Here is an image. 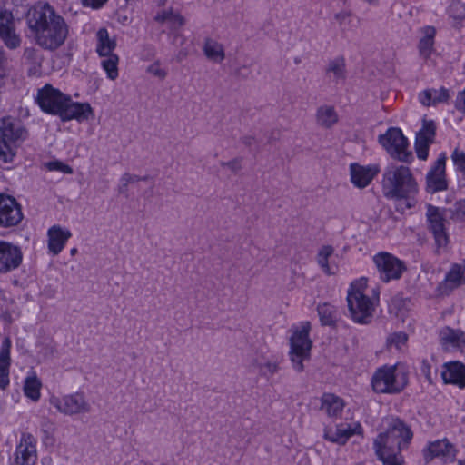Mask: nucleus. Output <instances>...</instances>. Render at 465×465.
I'll list each match as a JSON object with an SVG mask.
<instances>
[{
    "instance_id": "nucleus-1",
    "label": "nucleus",
    "mask_w": 465,
    "mask_h": 465,
    "mask_svg": "<svg viewBox=\"0 0 465 465\" xmlns=\"http://www.w3.org/2000/svg\"><path fill=\"white\" fill-rule=\"evenodd\" d=\"M25 19L37 45L44 49L54 51L64 44L69 34L68 25L48 3L38 2L32 5Z\"/></svg>"
},
{
    "instance_id": "nucleus-2",
    "label": "nucleus",
    "mask_w": 465,
    "mask_h": 465,
    "mask_svg": "<svg viewBox=\"0 0 465 465\" xmlns=\"http://www.w3.org/2000/svg\"><path fill=\"white\" fill-rule=\"evenodd\" d=\"M382 191L390 199L407 198L418 191V184L411 169L404 165L390 164L382 174Z\"/></svg>"
},
{
    "instance_id": "nucleus-3",
    "label": "nucleus",
    "mask_w": 465,
    "mask_h": 465,
    "mask_svg": "<svg viewBox=\"0 0 465 465\" xmlns=\"http://www.w3.org/2000/svg\"><path fill=\"white\" fill-rule=\"evenodd\" d=\"M312 325L310 322H302L293 325L290 330L289 337V358L292 368L297 372L304 370L303 361L311 357L312 341L310 338Z\"/></svg>"
},
{
    "instance_id": "nucleus-4",
    "label": "nucleus",
    "mask_w": 465,
    "mask_h": 465,
    "mask_svg": "<svg viewBox=\"0 0 465 465\" xmlns=\"http://www.w3.org/2000/svg\"><path fill=\"white\" fill-rule=\"evenodd\" d=\"M26 129L12 117L0 119V160L5 163H13L17 148L26 139Z\"/></svg>"
},
{
    "instance_id": "nucleus-5",
    "label": "nucleus",
    "mask_w": 465,
    "mask_h": 465,
    "mask_svg": "<svg viewBox=\"0 0 465 465\" xmlns=\"http://www.w3.org/2000/svg\"><path fill=\"white\" fill-rule=\"evenodd\" d=\"M368 280L361 277L352 282L347 294V302L352 319L366 323L374 312V302L365 294Z\"/></svg>"
},
{
    "instance_id": "nucleus-6",
    "label": "nucleus",
    "mask_w": 465,
    "mask_h": 465,
    "mask_svg": "<svg viewBox=\"0 0 465 465\" xmlns=\"http://www.w3.org/2000/svg\"><path fill=\"white\" fill-rule=\"evenodd\" d=\"M407 383L406 372L400 371L397 366H383L375 371L371 379L372 388L379 393H398Z\"/></svg>"
},
{
    "instance_id": "nucleus-7",
    "label": "nucleus",
    "mask_w": 465,
    "mask_h": 465,
    "mask_svg": "<svg viewBox=\"0 0 465 465\" xmlns=\"http://www.w3.org/2000/svg\"><path fill=\"white\" fill-rule=\"evenodd\" d=\"M379 143L393 158L408 163L412 158L411 153L408 152V141L401 130L391 127L379 136Z\"/></svg>"
},
{
    "instance_id": "nucleus-8",
    "label": "nucleus",
    "mask_w": 465,
    "mask_h": 465,
    "mask_svg": "<svg viewBox=\"0 0 465 465\" xmlns=\"http://www.w3.org/2000/svg\"><path fill=\"white\" fill-rule=\"evenodd\" d=\"M375 454L383 465H402L403 457L401 450L403 449L389 434L381 432L373 442Z\"/></svg>"
},
{
    "instance_id": "nucleus-9",
    "label": "nucleus",
    "mask_w": 465,
    "mask_h": 465,
    "mask_svg": "<svg viewBox=\"0 0 465 465\" xmlns=\"http://www.w3.org/2000/svg\"><path fill=\"white\" fill-rule=\"evenodd\" d=\"M68 101V95L62 93L59 89L46 84L38 89L35 96V102L42 111L53 115H60L62 109Z\"/></svg>"
},
{
    "instance_id": "nucleus-10",
    "label": "nucleus",
    "mask_w": 465,
    "mask_h": 465,
    "mask_svg": "<svg viewBox=\"0 0 465 465\" xmlns=\"http://www.w3.org/2000/svg\"><path fill=\"white\" fill-rule=\"evenodd\" d=\"M50 403L60 413L73 416L81 413H87L91 410V405L83 393L75 392L64 395L62 397L53 396Z\"/></svg>"
},
{
    "instance_id": "nucleus-11",
    "label": "nucleus",
    "mask_w": 465,
    "mask_h": 465,
    "mask_svg": "<svg viewBox=\"0 0 465 465\" xmlns=\"http://www.w3.org/2000/svg\"><path fill=\"white\" fill-rule=\"evenodd\" d=\"M373 261L380 273V278L385 282L400 279L405 270L403 262L388 252L378 253L374 256Z\"/></svg>"
},
{
    "instance_id": "nucleus-12",
    "label": "nucleus",
    "mask_w": 465,
    "mask_h": 465,
    "mask_svg": "<svg viewBox=\"0 0 465 465\" xmlns=\"http://www.w3.org/2000/svg\"><path fill=\"white\" fill-rule=\"evenodd\" d=\"M429 230L432 232L438 249L444 248L449 242L445 228V218L438 207L428 205L426 213Z\"/></svg>"
},
{
    "instance_id": "nucleus-13",
    "label": "nucleus",
    "mask_w": 465,
    "mask_h": 465,
    "mask_svg": "<svg viewBox=\"0 0 465 465\" xmlns=\"http://www.w3.org/2000/svg\"><path fill=\"white\" fill-rule=\"evenodd\" d=\"M23 219L21 207L14 197L0 194V227L17 225Z\"/></svg>"
},
{
    "instance_id": "nucleus-14",
    "label": "nucleus",
    "mask_w": 465,
    "mask_h": 465,
    "mask_svg": "<svg viewBox=\"0 0 465 465\" xmlns=\"http://www.w3.org/2000/svg\"><path fill=\"white\" fill-rule=\"evenodd\" d=\"M426 462L435 458L441 459L444 462H451L456 457L455 447L446 439L429 443L422 451Z\"/></svg>"
},
{
    "instance_id": "nucleus-15",
    "label": "nucleus",
    "mask_w": 465,
    "mask_h": 465,
    "mask_svg": "<svg viewBox=\"0 0 465 465\" xmlns=\"http://www.w3.org/2000/svg\"><path fill=\"white\" fill-rule=\"evenodd\" d=\"M36 440L30 434H22L15 450V465H34L36 461Z\"/></svg>"
},
{
    "instance_id": "nucleus-16",
    "label": "nucleus",
    "mask_w": 465,
    "mask_h": 465,
    "mask_svg": "<svg viewBox=\"0 0 465 465\" xmlns=\"http://www.w3.org/2000/svg\"><path fill=\"white\" fill-rule=\"evenodd\" d=\"M0 37L10 49L20 46L21 38L15 33L14 16L6 10H0Z\"/></svg>"
},
{
    "instance_id": "nucleus-17",
    "label": "nucleus",
    "mask_w": 465,
    "mask_h": 465,
    "mask_svg": "<svg viewBox=\"0 0 465 465\" xmlns=\"http://www.w3.org/2000/svg\"><path fill=\"white\" fill-rule=\"evenodd\" d=\"M386 428L383 433L389 434V437L403 448H405L412 439L411 428L398 418H387L383 420Z\"/></svg>"
},
{
    "instance_id": "nucleus-18",
    "label": "nucleus",
    "mask_w": 465,
    "mask_h": 465,
    "mask_svg": "<svg viewBox=\"0 0 465 465\" xmlns=\"http://www.w3.org/2000/svg\"><path fill=\"white\" fill-rule=\"evenodd\" d=\"M23 254L19 247L0 241V272H7L17 268L22 262Z\"/></svg>"
},
{
    "instance_id": "nucleus-19",
    "label": "nucleus",
    "mask_w": 465,
    "mask_h": 465,
    "mask_svg": "<svg viewBox=\"0 0 465 465\" xmlns=\"http://www.w3.org/2000/svg\"><path fill=\"white\" fill-rule=\"evenodd\" d=\"M94 116V110L88 103L73 102L68 95V101L62 109L59 115L62 121H70L75 119L79 122L88 120Z\"/></svg>"
},
{
    "instance_id": "nucleus-20",
    "label": "nucleus",
    "mask_w": 465,
    "mask_h": 465,
    "mask_svg": "<svg viewBox=\"0 0 465 465\" xmlns=\"http://www.w3.org/2000/svg\"><path fill=\"white\" fill-rule=\"evenodd\" d=\"M379 172L378 164L363 166L354 163L350 165L351 181L358 188L368 186Z\"/></svg>"
},
{
    "instance_id": "nucleus-21",
    "label": "nucleus",
    "mask_w": 465,
    "mask_h": 465,
    "mask_svg": "<svg viewBox=\"0 0 465 465\" xmlns=\"http://www.w3.org/2000/svg\"><path fill=\"white\" fill-rule=\"evenodd\" d=\"M435 136V124L432 121H423L422 128L418 132L415 141V150L419 159L426 160L428 150Z\"/></svg>"
},
{
    "instance_id": "nucleus-22",
    "label": "nucleus",
    "mask_w": 465,
    "mask_h": 465,
    "mask_svg": "<svg viewBox=\"0 0 465 465\" xmlns=\"http://www.w3.org/2000/svg\"><path fill=\"white\" fill-rule=\"evenodd\" d=\"M445 163L446 157L444 155L440 156L434 166L427 174V184L432 193L442 191L447 188V182L445 179Z\"/></svg>"
},
{
    "instance_id": "nucleus-23",
    "label": "nucleus",
    "mask_w": 465,
    "mask_h": 465,
    "mask_svg": "<svg viewBox=\"0 0 465 465\" xmlns=\"http://www.w3.org/2000/svg\"><path fill=\"white\" fill-rule=\"evenodd\" d=\"M462 284H465V260L451 266L439 289L441 293L447 294Z\"/></svg>"
},
{
    "instance_id": "nucleus-24",
    "label": "nucleus",
    "mask_w": 465,
    "mask_h": 465,
    "mask_svg": "<svg viewBox=\"0 0 465 465\" xmlns=\"http://www.w3.org/2000/svg\"><path fill=\"white\" fill-rule=\"evenodd\" d=\"M48 250L53 255H57L64 249L66 242L72 236L69 230L60 225H54L47 232Z\"/></svg>"
},
{
    "instance_id": "nucleus-25",
    "label": "nucleus",
    "mask_w": 465,
    "mask_h": 465,
    "mask_svg": "<svg viewBox=\"0 0 465 465\" xmlns=\"http://www.w3.org/2000/svg\"><path fill=\"white\" fill-rule=\"evenodd\" d=\"M441 377L445 383L465 388V365L459 361L445 363L442 366Z\"/></svg>"
},
{
    "instance_id": "nucleus-26",
    "label": "nucleus",
    "mask_w": 465,
    "mask_h": 465,
    "mask_svg": "<svg viewBox=\"0 0 465 465\" xmlns=\"http://www.w3.org/2000/svg\"><path fill=\"white\" fill-rule=\"evenodd\" d=\"M334 257V249L331 245L322 246L317 252V264L327 275H335L339 271Z\"/></svg>"
},
{
    "instance_id": "nucleus-27",
    "label": "nucleus",
    "mask_w": 465,
    "mask_h": 465,
    "mask_svg": "<svg viewBox=\"0 0 465 465\" xmlns=\"http://www.w3.org/2000/svg\"><path fill=\"white\" fill-rule=\"evenodd\" d=\"M10 349L11 340L9 337H5L0 348V388L2 389L9 384Z\"/></svg>"
},
{
    "instance_id": "nucleus-28",
    "label": "nucleus",
    "mask_w": 465,
    "mask_h": 465,
    "mask_svg": "<svg viewBox=\"0 0 465 465\" xmlns=\"http://www.w3.org/2000/svg\"><path fill=\"white\" fill-rule=\"evenodd\" d=\"M422 36L420 38L418 44V51L420 56L427 61L434 52V39L436 35V29L433 26L428 25L420 29Z\"/></svg>"
},
{
    "instance_id": "nucleus-29",
    "label": "nucleus",
    "mask_w": 465,
    "mask_h": 465,
    "mask_svg": "<svg viewBox=\"0 0 465 465\" xmlns=\"http://www.w3.org/2000/svg\"><path fill=\"white\" fill-rule=\"evenodd\" d=\"M315 121L320 127L330 129L339 122V114L334 106L323 104L317 108Z\"/></svg>"
},
{
    "instance_id": "nucleus-30",
    "label": "nucleus",
    "mask_w": 465,
    "mask_h": 465,
    "mask_svg": "<svg viewBox=\"0 0 465 465\" xmlns=\"http://www.w3.org/2000/svg\"><path fill=\"white\" fill-rule=\"evenodd\" d=\"M344 405L343 400L332 393H324L322 396L321 410L331 418L339 417L343 411Z\"/></svg>"
},
{
    "instance_id": "nucleus-31",
    "label": "nucleus",
    "mask_w": 465,
    "mask_h": 465,
    "mask_svg": "<svg viewBox=\"0 0 465 465\" xmlns=\"http://www.w3.org/2000/svg\"><path fill=\"white\" fill-rule=\"evenodd\" d=\"M420 102L425 106L435 105L449 99L448 90L445 88L427 89L419 95Z\"/></svg>"
},
{
    "instance_id": "nucleus-32",
    "label": "nucleus",
    "mask_w": 465,
    "mask_h": 465,
    "mask_svg": "<svg viewBox=\"0 0 465 465\" xmlns=\"http://www.w3.org/2000/svg\"><path fill=\"white\" fill-rule=\"evenodd\" d=\"M203 50L206 58L213 63L220 64L225 58L223 45L213 39H206L203 44Z\"/></svg>"
},
{
    "instance_id": "nucleus-33",
    "label": "nucleus",
    "mask_w": 465,
    "mask_h": 465,
    "mask_svg": "<svg viewBox=\"0 0 465 465\" xmlns=\"http://www.w3.org/2000/svg\"><path fill=\"white\" fill-rule=\"evenodd\" d=\"M440 341L442 346L456 347L464 342V333L460 330H453L450 327H444L440 331Z\"/></svg>"
},
{
    "instance_id": "nucleus-34",
    "label": "nucleus",
    "mask_w": 465,
    "mask_h": 465,
    "mask_svg": "<svg viewBox=\"0 0 465 465\" xmlns=\"http://www.w3.org/2000/svg\"><path fill=\"white\" fill-rule=\"evenodd\" d=\"M97 45L96 50L100 56H106L113 54L115 48V41L110 39L108 32L105 28H101L97 32Z\"/></svg>"
},
{
    "instance_id": "nucleus-35",
    "label": "nucleus",
    "mask_w": 465,
    "mask_h": 465,
    "mask_svg": "<svg viewBox=\"0 0 465 465\" xmlns=\"http://www.w3.org/2000/svg\"><path fill=\"white\" fill-rule=\"evenodd\" d=\"M252 366L258 368L262 375H274L279 371V361L265 358L264 356H257L252 361Z\"/></svg>"
},
{
    "instance_id": "nucleus-36",
    "label": "nucleus",
    "mask_w": 465,
    "mask_h": 465,
    "mask_svg": "<svg viewBox=\"0 0 465 465\" xmlns=\"http://www.w3.org/2000/svg\"><path fill=\"white\" fill-rule=\"evenodd\" d=\"M41 387H42L41 381L36 377L35 374H32L25 380V383H24L25 395L27 398H29L30 400H32L33 401H37L41 396V393H40Z\"/></svg>"
},
{
    "instance_id": "nucleus-37",
    "label": "nucleus",
    "mask_w": 465,
    "mask_h": 465,
    "mask_svg": "<svg viewBox=\"0 0 465 465\" xmlns=\"http://www.w3.org/2000/svg\"><path fill=\"white\" fill-rule=\"evenodd\" d=\"M361 427L360 424L356 423L354 426L340 424L337 425V433L341 437L331 439V442L338 443L343 445L354 434L361 433Z\"/></svg>"
},
{
    "instance_id": "nucleus-38",
    "label": "nucleus",
    "mask_w": 465,
    "mask_h": 465,
    "mask_svg": "<svg viewBox=\"0 0 465 465\" xmlns=\"http://www.w3.org/2000/svg\"><path fill=\"white\" fill-rule=\"evenodd\" d=\"M345 60L343 57H337L331 60L326 68V72L331 74L336 81L345 78Z\"/></svg>"
},
{
    "instance_id": "nucleus-39",
    "label": "nucleus",
    "mask_w": 465,
    "mask_h": 465,
    "mask_svg": "<svg viewBox=\"0 0 465 465\" xmlns=\"http://www.w3.org/2000/svg\"><path fill=\"white\" fill-rule=\"evenodd\" d=\"M104 57V58L102 60L101 64L104 70L106 72L108 78L111 80L116 79L118 76V56L114 54H110Z\"/></svg>"
},
{
    "instance_id": "nucleus-40",
    "label": "nucleus",
    "mask_w": 465,
    "mask_h": 465,
    "mask_svg": "<svg viewBox=\"0 0 465 465\" xmlns=\"http://www.w3.org/2000/svg\"><path fill=\"white\" fill-rule=\"evenodd\" d=\"M318 313L322 323L324 325H331L336 321V312L329 304L319 305Z\"/></svg>"
},
{
    "instance_id": "nucleus-41",
    "label": "nucleus",
    "mask_w": 465,
    "mask_h": 465,
    "mask_svg": "<svg viewBox=\"0 0 465 465\" xmlns=\"http://www.w3.org/2000/svg\"><path fill=\"white\" fill-rule=\"evenodd\" d=\"M448 13L459 24L465 20V5L460 2H452L448 8Z\"/></svg>"
},
{
    "instance_id": "nucleus-42",
    "label": "nucleus",
    "mask_w": 465,
    "mask_h": 465,
    "mask_svg": "<svg viewBox=\"0 0 465 465\" xmlns=\"http://www.w3.org/2000/svg\"><path fill=\"white\" fill-rule=\"evenodd\" d=\"M146 72L160 80H163L167 75V71L162 67L161 62L159 60H156L152 64H150L147 67Z\"/></svg>"
},
{
    "instance_id": "nucleus-43",
    "label": "nucleus",
    "mask_w": 465,
    "mask_h": 465,
    "mask_svg": "<svg viewBox=\"0 0 465 465\" xmlns=\"http://www.w3.org/2000/svg\"><path fill=\"white\" fill-rule=\"evenodd\" d=\"M407 335L403 332L393 333L388 338L390 346H394L396 349L401 350L407 341Z\"/></svg>"
},
{
    "instance_id": "nucleus-44",
    "label": "nucleus",
    "mask_w": 465,
    "mask_h": 465,
    "mask_svg": "<svg viewBox=\"0 0 465 465\" xmlns=\"http://www.w3.org/2000/svg\"><path fill=\"white\" fill-rule=\"evenodd\" d=\"M451 159L457 170L465 173V153L455 149L451 154Z\"/></svg>"
},
{
    "instance_id": "nucleus-45",
    "label": "nucleus",
    "mask_w": 465,
    "mask_h": 465,
    "mask_svg": "<svg viewBox=\"0 0 465 465\" xmlns=\"http://www.w3.org/2000/svg\"><path fill=\"white\" fill-rule=\"evenodd\" d=\"M452 218L457 221L465 222V199L457 202L451 210Z\"/></svg>"
},
{
    "instance_id": "nucleus-46",
    "label": "nucleus",
    "mask_w": 465,
    "mask_h": 465,
    "mask_svg": "<svg viewBox=\"0 0 465 465\" xmlns=\"http://www.w3.org/2000/svg\"><path fill=\"white\" fill-rule=\"evenodd\" d=\"M46 168L49 171H59L64 173L71 174L73 173V169L69 165H67L60 161H52V162L47 163Z\"/></svg>"
},
{
    "instance_id": "nucleus-47",
    "label": "nucleus",
    "mask_w": 465,
    "mask_h": 465,
    "mask_svg": "<svg viewBox=\"0 0 465 465\" xmlns=\"http://www.w3.org/2000/svg\"><path fill=\"white\" fill-rule=\"evenodd\" d=\"M141 180V178L137 175H133L128 173H124L121 177V185H120V192L123 193L126 190L128 184L137 183Z\"/></svg>"
},
{
    "instance_id": "nucleus-48",
    "label": "nucleus",
    "mask_w": 465,
    "mask_h": 465,
    "mask_svg": "<svg viewBox=\"0 0 465 465\" xmlns=\"http://www.w3.org/2000/svg\"><path fill=\"white\" fill-rule=\"evenodd\" d=\"M185 23V19L179 14L173 13V15L169 21L171 27L176 29L183 26Z\"/></svg>"
},
{
    "instance_id": "nucleus-49",
    "label": "nucleus",
    "mask_w": 465,
    "mask_h": 465,
    "mask_svg": "<svg viewBox=\"0 0 465 465\" xmlns=\"http://www.w3.org/2000/svg\"><path fill=\"white\" fill-rule=\"evenodd\" d=\"M351 16V13L349 11H341L337 14H335L334 18L336 22L340 25H345L350 21V18Z\"/></svg>"
},
{
    "instance_id": "nucleus-50",
    "label": "nucleus",
    "mask_w": 465,
    "mask_h": 465,
    "mask_svg": "<svg viewBox=\"0 0 465 465\" xmlns=\"http://www.w3.org/2000/svg\"><path fill=\"white\" fill-rule=\"evenodd\" d=\"M455 108L465 114V89L458 94L455 102Z\"/></svg>"
},
{
    "instance_id": "nucleus-51",
    "label": "nucleus",
    "mask_w": 465,
    "mask_h": 465,
    "mask_svg": "<svg viewBox=\"0 0 465 465\" xmlns=\"http://www.w3.org/2000/svg\"><path fill=\"white\" fill-rule=\"evenodd\" d=\"M108 0H82L84 6H89L94 9L102 7Z\"/></svg>"
},
{
    "instance_id": "nucleus-52",
    "label": "nucleus",
    "mask_w": 465,
    "mask_h": 465,
    "mask_svg": "<svg viewBox=\"0 0 465 465\" xmlns=\"http://www.w3.org/2000/svg\"><path fill=\"white\" fill-rule=\"evenodd\" d=\"M173 11H163V13L161 14H158L155 17L156 21L160 22V23H165V24H168L172 15H173Z\"/></svg>"
},
{
    "instance_id": "nucleus-53",
    "label": "nucleus",
    "mask_w": 465,
    "mask_h": 465,
    "mask_svg": "<svg viewBox=\"0 0 465 465\" xmlns=\"http://www.w3.org/2000/svg\"><path fill=\"white\" fill-rule=\"evenodd\" d=\"M223 165L228 167L234 173H237L242 169L241 162L237 159H234L227 163H223Z\"/></svg>"
},
{
    "instance_id": "nucleus-54",
    "label": "nucleus",
    "mask_w": 465,
    "mask_h": 465,
    "mask_svg": "<svg viewBox=\"0 0 465 465\" xmlns=\"http://www.w3.org/2000/svg\"><path fill=\"white\" fill-rule=\"evenodd\" d=\"M421 371H422L423 375L425 376V378L427 379V381L430 383H431L432 378H431V374H430V366L426 361L422 362Z\"/></svg>"
},
{
    "instance_id": "nucleus-55",
    "label": "nucleus",
    "mask_w": 465,
    "mask_h": 465,
    "mask_svg": "<svg viewBox=\"0 0 465 465\" xmlns=\"http://www.w3.org/2000/svg\"><path fill=\"white\" fill-rule=\"evenodd\" d=\"M338 437L341 436L339 435V433H337V428L335 429L334 431H332L331 430H325L324 431V438L330 441H331V439H335Z\"/></svg>"
},
{
    "instance_id": "nucleus-56",
    "label": "nucleus",
    "mask_w": 465,
    "mask_h": 465,
    "mask_svg": "<svg viewBox=\"0 0 465 465\" xmlns=\"http://www.w3.org/2000/svg\"><path fill=\"white\" fill-rule=\"evenodd\" d=\"M363 1L371 5H377L379 4V0H363Z\"/></svg>"
},
{
    "instance_id": "nucleus-57",
    "label": "nucleus",
    "mask_w": 465,
    "mask_h": 465,
    "mask_svg": "<svg viewBox=\"0 0 465 465\" xmlns=\"http://www.w3.org/2000/svg\"><path fill=\"white\" fill-rule=\"evenodd\" d=\"M5 62V58L4 56V54L2 52H0V68L3 67Z\"/></svg>"
},
{
    "instance_id": "nucleus-58",
    "label": "nucleus",
    "mask_w": 465,
    "mask_h": 465,
    "mask_svg": "<svg viewBox=\"0 0 465 465\" xmlns=\"http://www.w3.org/2000/svg\"><path fill=\"white\" fill-rule=\"evenodd\" d=\"M154 56V50L153 48H150L146 56V59H149L151 57Z\"/></svg>"
},
{
    "instance_id": "nucleus-59",
    "label": "nucleus",
    "mask_w": 465,
    "mask_h": 465,
    "mask_svg": "<svg viewBox=\"0 0 465 465\" xmlns=\"http://www.w3.org/2000/svg\"><path fill=\"white\" fill-rule=\"evenodd\" d=\"M76 252H77V249H76V248H73V249L71 250V254H72V255H74Z\"/></svg>"
},
{
    "instance_id": "nucleus-60",
    "label": "nucleus",
    "mask_w": 465,
    "mask_h": 465,
    "mask_svg": "<svg viewBox=\"0 0 465 465\" xmlns=\"http://www.w3.org/2000/svg\"><path fill=\"white\" fill-rule=\"evenodd\" d=\"M3 78H4V75L0 74V87L3 85Z\"/></svg>"
},
{
    "instance_id": "nucleus-61",
    "label": "nucleus",
    "mask_w": 465,
    "mask_h": 465,
    "mask_svg": "<svg viewBox=\"0 0 465 465\" xmlns=\"http://www.w3.org/2000/svg\"><path fill=\"white\" fill-rule=\"evenodd\" d=\"M459 465H465V462L462 460H459Z\"/></svg>"
}]
</instances>
